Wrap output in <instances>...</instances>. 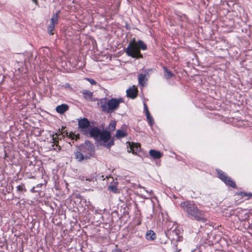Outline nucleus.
Segmentation results:
<instances>
[{
	"label": "nucleus",
	"mask_w": 252,
	"mask_h": 252,
	"mask_svg": "<svg viewBox=\"0 0 252 252\" xmlns=\"http://www.w3.org/2000/svg\"><path fill=\"white\" fill-rule=\"evenodd\" d=\"M146 49L147 45L143 41L139 40L136 41L135 38H133L125 49V52L128 56L133 58L139 59L143 58L140 50Z\"/></svg>",
	"instance_id": "f257e3e1"
},
{
	"label": "nucleus",
	"mask_w": 252,
	"mask_h": 252,
	"mask_svg": "<svg viewBox=\"0 0 252 252\" xmlns=\"http://www.w3.org/2000/svg\"><path fill=\"white\" fill-rule=\"evenodd\" d=\"M91 136L107 148H109L114 145V142L110 141L111 134L107 130L101 131L97 127H93L91 128Z\"/></svg>",
	"instance_id": "f03ea898"
},
{
	"label": "nucleus",
	"mask_w": 252,
	"mask_h": 252,
	"mask_svg": "<svg viewBox=\"0 0 252 252\" xmlns=\"http://www.w3.org/2000/svg\"><path fill=\"white\" fill-rule=\"evenodd\" d=\"M122 102V98H111L108 100L106 98H102L100 100L98 104L103 112L110 113L116 110Z\"/></svg>",
	"instance_id": "7ed1b4c3"
},
{
	"label": "nucleus",
	"mask_w": 252,
	"mask_h": 252,
	"mask_svg": "<svg viewBox=\"0 0 252 252\" xmlns=\"http://www.w3.org/2000/svg\"><path fill=\"white\" fill-rule=\"evenodd\" d=\"M181 206L189 215L193 217L197 220L206 222L207 219L204 217V213L198 209L197 207L193 204L184 203L181 204Z\"/></svg>",
	"instance_id": "20e7f679"
},
{
	"label": "nucleus",
	"mask_w": 252,
	"mask_h": 252,
	"mask_svg": "<svg viewBox=\"0 0 252 252\" xmlns=\"http://www.w3.org/2000/svg\"><path fill=\"white\" fill-rule=\"evenodd\" d=\"M90 122L86 118L78 120V128L79 130L84 134L91 136V130L90 129Z\"/></svg>",
	"instance_id": "39448f33"
},
{
	"label": "nucleus",
	"mask_w": 252,
	"mask_h": 252,
	"mask_svg": "<svg viewBox=\"0 0 252 252\" xmlns=\"http://www.w3.org/2000/svg\"><path fill=\"white\" fill-rule=\"evenodd\" d=\"M217 171L219 178L226 185L234 188H236L235 182L232 180L230 178L227 176L225 174L222 172L221 170H218Z\"/></svg>",
	"instance_id": "423d86ee"
},
{
	"label": "nucleus",
	"mask_w": 252,
	"mask_h": 252,
	"mask_svg": "<svg viewBox=\"0 0 252 252\" xmlns=\"http://www.w3.org/2000/svg\"><path fill=\"white\" fill-rule=\"evenodd\" d=\"M59 13V11L54 14L51 19L50 23L49 24L47 28L48 32L50 34L53 35L54 34L52 32L55 29V25L58 23Z\"/></svg>",
	"instance_id": "0eeeda50"
},
{
	"label": "nucleus",
	"mask_w": 252,
	"mask_h": 252,
	"mask_svg": "<svg viewBox=\"0 0 252 252\" xmlns=\"http://www.w3.org/2000/svg\"><path fill=\"white\" fill-rule=\"evenodd\" d=\"M79 149L84 157H87V159L90 158L93 155L92 148L90 143L80 146Z\"/></svg>",
	"instance_id": "6e6552de"
},
{
	"label": "nucleus",
	"mask_w": 252,
	"mask_h": 252,
	"mask_svg": "<svg viewBox=\"0 0 252 252\" xmlns=\"http://www.w3.org/2000/svg\"><path fill=\"white\" fill-rule=\"evenodd\" d=\"M129 148L128 149L129 153L131 152L133 154H136L137 152L140 151V145L138 143L128 142Z\"/></svg>",
	"instance_id": "1a4fd4ad"
},
{
	"label": "nucleus",
	"mask_w": 252,
	"mask_h": 252,
	"mask_svg": "<svg viewBox=\"0 0 252 252\" xmlns=\"http://www.w3.org/2000/svg\"><path fill=\"white\" fill-rule=\"evenodd\" d=\"M137 89L134 86L130 87L126 91L127 96L132 98H134L137 96Z\"/></svg>",
	"instance_id": "9d476101"
},
{
	"label": "nucleus",
	"mask_w": 252,
	"mask_h": 252,
	"mask_svg": "<svg viewBox=\"0 0 252 252\" xmlns=\"http://www.w3.org/2000/svg\"><path fill=\"white\" fill-rule=\"evenodd\" d=\"M74 155L75 158L79 162H81L84 160H87V157H84L79 149L74 153Z\"/></svg>",
	"instance_id": "9b49d317"
},
{
	"label": "nucleus",
	"mask_w": 252,
	"mask_h": 252,
	"mask_svg": "<svg viewBox=\"0 0 252 252\" xmlns=\"http://www.w3.org/2000/svg\"><path fill=\"white\" fill-rule=\"evenodd\" d=\"M68 109V106L66 104H62L61 105L58 106L56 107V111L57 112L60 114H63L66 111H67Z\"/></svg>",
	"instance_id": "f8f14e48"
},
{
	"label": "nucleus",
	"mask_w": 252,
	"mask_h": 252,
	"mask_svg": "<svg viewBox=\"0 0 252 252\" xmlns=\"http://www.w3.org/2000/svg\"><path fill=\"white\" fill-rule=\"evenodd\" d=\"M149 154L154 158H159L162 157V154L160 152L155 150H151L149 151Z\"/></svg>",
	"instance_id": "ddd939ff"
},
{
	"label": "nucleus",
	"mask_w": 252,
	"mask_h": 252,
	"mask_svg": "<svg viewBox=\"0 0 252 252\" xmlns=\"http://www.w3.org/2000/svg\"><path fill=\"white\" fill-rule=\"evenodd\" d=\"M84 97L86 99L92 100L93 93L88 90H83L82 92Z\"/></svg>",
	"instance_id": "4468645a"
},
{
	"label": "nucleus",
	"mask_w": 252,
	"mask_h": 252,
	"mask_svg": "<svg viewBox=\"0 0 252 252\" xmlns=\"http://www.w3.org/2000/svg\"><path fill=\"white\" fill-rule=\"evenodd\" d=\"M63 131H62L61 133L59 134H56V135H54L53 136L52 140H53V143L57 146V143H58V141L59 139H61L62 138L63 136Z\"/></svg>",
	"instance_id": "2eb2a0df"
},
{
	"label": "nucleus",
	"mask_w": 252,
	"mask_h": 252,
	"mask_svg": "<svg viewBox=\"0 0 252 252\" xmlns=\"http://www.w3.org/2000/svg\"><path fill=\"white\" fill-rule=\"evenodd\" d=\"M146 237L149 240H154L156 238V235L153 230H150L146 233Z\"/></svg>",
	"instance_id": "dca6fc26"
},
{
	"label": "nucleus",
	"mask_w": 252,
	"mask_h": 252,
	"mask_svg": "<svg viewBox=\"0 0 252 252\" xmlns=\"http://www.w3.org/2000/svg\"><path fill=\"white\" fill-rule=\"evenodd\" d=\"M127 135V133L124 130H117L116 131V137L119 139L123 138Z\"/></svg>",
	"instance_id": "f3484780"
},
{
	"label": "nucleus",
	"mask_w": 252,
	"mask_h": 252,
	"mask_svg": "<svg viewBox=\"0 0 252 252\" xmlns=\"http://www.w3.org/2000/svg\"><path fill=\"white\" fill-rule=\"evenodd\" d=\"M145 108L146 109V114L147 118L149 121V123L150 124V126H152L154 124V119L151 116L150 113L149 111H148V108L145 104Z\"/></svg>",
	"instance_id": "a211bd4d"
},
{
	"label": "nucleus",
	"mask_w": 252,
	"mask_h": 252,
	"mask_svg": "<svg viewBox=\"0 0 252 252\" xmlns=\"http://www.w3.org/2000/svg\"><path fill=\"white\" fill-rule=\"evenodd\" d=\"M145 75L140 74L138 75V82L141 86H144L145 84Z\"/></svg>",
	"instance_id": "6ab92c4d"
},
{
	"label": "nucleus",
	"mask_w": 252,
	"mask_h": 252,
	"mask_svg": "<svg viewBox=\"0 0 252 252\" xmlns=\"http://www.w3.org/2000/svg\"><path fill=\"white\" fill-rule=\"evenodd\" d=\"M164 77L167 79H169V78H171L173 75L170 71L168 70L166 68H164Z\"/></svg>",
	"instance_id": "aec40b11"
},
{
	"label": "nucleus",
	"mask_w": 252,
	"mask_h": 252,
	"mask_svg": "<svg viewBox=\"0 0 252 252\" xmlns=\"http://www.w3.org/2000/svg\"><path fill=\"white\" fill-rule=\"evenodd\" d=\"M116 122L114 121H112L110 122L109 126L108 129L111 131H114L116 128Z\"/></svg>",
	"instance_id": "412c9836"
},
{
	"label": "nucleus",
	"mask_w": 252,
	"mask_h": 252,
	"mask_svg": "<svg viewBox=\"0 0 252 252\" xmlns=\"http://www.w3.org/2000/svg\"><path fill=\"white\" fill-rule=\"evenodd\" d=\"M108 189L114 193L117 192V187L115 185H110L108 187Z\"/></svg>",
	"instance_id": "4be33fe9"
},
{
	"label": "nucleus",
	"mask_w": 252,
	"mask_h": 252,
	"mask_svg": "<svg viewBox=\"0 0 252 252\" xmlns=\"http://www.w3.org/2000/svg\"><path fill=\"white\" fill-rule=\"evenodd\" d=\"M65 134L67 137L69 136L70 138H71L72 139H77V138H78V136H77L76 135L74 134L73 133H70L68 135V133L66 132L65 133Z\"/></svg>",
	"instance_id": "5701e85b"
},
{
	"label": "nucleus",
	"mask_w": 252,
	"mask_h": 252,
	"mask_svg": "<svg viewBox=\"0 0 252 252\" xmlns=\"http://www.w3.org/2000/svg\"><path fill=\"white\" fill-rule=\"evenodd\" d=\"M17 190L19 191H25L26 189L24 188V185H19L17 187Z\"/></svg>",
	"instance_id": "b1692460"
},
{
	"label": "nucleus",
	"mask_w": 252,
	"mask_h": 252,
	"mask_svg": "<svg viewBox=\"0 0 252 252\" xmlns=\"http://www.w3.org/2000/svg\"><path fill=\"white\" fill-rule=\"evenodd\" d=\"M87 80L92 85H95L96 82L95 80L89 78H87Z\"/></svg>",
	"instance_id": "393cba45"
},
{
	"label": "nucleus",
	"mask_w": 252,
	"mask_h": 252,
	"mask_svg": "<svg viewBox=\"0 0 252 252\" xmlns=\"http://www.w3.org/2000/svg\"><path fill=\"white\" fill-rule=\"evenodd\" d=\"M36 4H37V0H32Z\"/></svg>",
	"instance_id": "a878e982"
},
{
	"label": "nucleus",
	"mask_w": 252,
	"mask_h": 252,
	"mask_svg": "<svg viewBox=\"0 0 252 252\" xmlns=\"http://www.w3.org/2000/svg\"><path fill=\"white\" fill-rule=\"evenodd\" d=\"M0 79L1 80H2V79H3V77L1 76V74H0Z\"/></svg>",
	"instance_id": "bb28decb"
},
{
	"label": "nucleus",
	"mask_w": 252,
	"mask_h": 252,
	"mask_svg": "<svg viewBox=\"0 0 252 252\" xmlns=\"http://www.w3.org/2000/svg\"><path fill=\"white\" fill-rule=\"evenodd\" d=\"M113 252H119V251H117V250H115V251H113Z\"/></svg>",
	"instance_id": "cd10ccee"
},
{
	"label": "nucleus",
	"mask_w": 252,
	"mask_h": 252,
	"mask_svg": "<svg viewBox=\"0 0 252 252\" xmlns=\"http://www.w3.org/2000/svg\"><path fill=\"white\" fill-rule=\"evenodd\" d=\"M138 188H140L141 189H143V188L141 187V186L140 185H139L138 186Z\"/></svg>",
	"instance_id": "c85d7f7f"
},
{
	"label": "nucleus",
	"mask_w": 252,
	"mask_h": 252,
	"mask_svg": "<svg viewBox=\"0 0 252 252\" xmlns=\"http://www.w3.org/2000/svg\"><path fill=\"white\" fill-rule=\"evenodd\" d=\"M145 192L148 193V191L147 190H145Z\"/></svg>",
	"instance_id": "c756f323"
}]
</instances>
